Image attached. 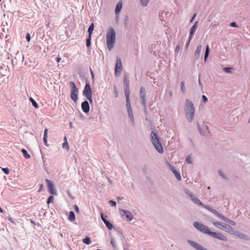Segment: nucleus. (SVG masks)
I'll return each mask as SVG.
<instances>
[{
	"label": "nucleus",
	"instance_id": "f257e3e1",
	"mask_svg": "<svg viewBox=\"0 0 250 250\" xmlns=\"http://www.w3.org/2000/svg\"><path fill=\"white\" fill-rule=\"evenodd\" d=\"M185 112L188 121L191 122L194 118L195 109L193 103L188 99L185 101Z\"/></svg>",
	"mask_w": 250,
	"mask_h": 250
},
{
	"label": "nucleus",
	"instance_id": "f03ea898",
	"mask_svg": "<svg viewBox=\"0 0 250 250\" xmlns=\"http://www.w3.org/2000/svg\"><path fill=\"white\" fill-rule=\"evenodd\" d=\"M115 41V32L114 30L110 27L106 34V43L108 49L110 50L114 46Z\"/></svg>",
	"mask_w": 250,
	"mask_h": 250
},
{
	"label": "nucleus",
	"instance_id": "7ed1b4c3",
	"mask_svg": "<svg viewBox=\"0 0 250 250\" xmlns=\"http://www.w3.org/2000/svg\"><path fill=\"white\" fill-rule=\"evenodd\" d=\"M151 141L156 149L160 153L163 152V147L159 140L158 136L154 132L151 133Z\"/></svg>",
	"mask_w": 250,
	"mask_h": 250
},
{
	"label": "nucleus",
	"instance_id": "20e7f679",
	"mask_svg": "<svg viewBox=\"0 0 250 250\" xmlns=\"http://www.w3.org/2000/svg\"><path fill=\"white\" fill-rule=\"evenodd\" d=\"M193 226L196 229L205 234L209 235L211 233V231L208 227L198 222H194Z\"/></svg>",
	"mask_w": 250,
	"mask_h": 250
},
{
	"label": "nucleus",
	"instance_id": "39448f33",
	"mask_svg": "<svg viewBox=\"0 0 250 250\" xmlns=\"http://www.w3.org/2000/svg\"><path fill=\"white\" fill-rule=\"evenodd\" d=\"M69 84L71 88L70 97L73 101L76 102L78 100V89L74 82H69Z\"/></svg>",
	"mask_w": 250,
	"mask_h": 250
},
{
	"label": "nucleus",
	"instance_id": "423d86ee",
	"mask_svg": "<svg viewBox=\"0 0 250 250\" xmlns=\"http://www.w3.org/2000/svg\"><path fill=\"white\" fill-rule=\"evenodd\" d=\"M83 95L91 103L92 102L91 90L89 83L85 84L83 91Z\"/></svg>",
	"mask_w": 250,
	"mask_h": 250
},
{
	"label": "nucleus",
	"instance_id": "0eeeda50",
	"mask_svg": "<svg viewBox=\"0 0 250 250\" xmlns=\"http://www.w3.org/2000/svg\"><path fill=\"white\" fill-rule=\"evenodd\" d=\"M120 213L122 217H124L125 216V217L124 219H125L127 221H130L132 218L133 216L131 212H130L129 211H127L126 210H124L123 209H120L119 210Z\"/></svg>",
	"mask_w": 250,
	"mask_h": 250
},
{
	"label": "nucleus",
	"instance_id": "6e6552de",
	"mask_svg": "<svg viewBox=\"0 0 250 250\" xmlns=\"http://www.w3.org/2000/svg\"><path fill=\"white\" fill-rule=\"evenodd\" d=\"M46 182L49 193L52 195H57V191L55 190L52 181L46 179Z\"/></svg>",
	"mask_w": 250,
	"mask_h": 250
},
{
	"label": "nucleus",
	"instance_id": "1a4fd4ad",
	"mask_svg": "<svg viewBox=\"0 0 250 250\" xmlns=\"http://www.w3.org/2000/svg\"><path fill=\"white\" fill-rule=\"evenodd\" d=\"M209 235L220 240L225 241H227L228 240L227 238L221 233L211 231Z\"/></svg>",
	"mask_w": 250,
	"mask_h": 250
},
{
	"label": "nucleus",
	"instance_id": "9d476101",
	"mask_svg": "<svg viewBox=\"0 0 250 250\" xmlns=\"http://www.w3.org/2000/svg\"><path fill=\"white\" fill-rule=\"evenodd\" d=\"M186 193L195 203L200 206H203V204L201 202V201L189 191L187 190Z\"/></svg>",
	"mask_w": 250,
	"mask_h": 250
},
{
	"label": "nucleus",
	"instance_id": "9b49d317",
	"mask_svg": "<svg viewBox=\"0 0 250 250\" xmlns=\"http://www.w3.org/2000/svg\"><path fill=\"white\" fill-rule=\"evenodd\" d=\"M122 70V64L121 60L119 57L117 58L116 64L115 66V74H120Z\"/></svg>",
	"mask_w": 250,
	"mask_h": 250
},
{
	"label": "nucleus",
	"instance_id": "f8f14e48",
	"mask_svg": "<svg viewBox=\"0 0 250 250\" xmlns=\"http://www.w3.org/2000/svg\"><path fill=\"white\" fill-rule=\"evenodd\" d=\"M188 243L196 250H208L195 242L191 240H188Z\"/></svg>",
	"mask_w": 250,
	"mask_h": 250
},
{
	"label": "nucleus",
	"instance_id": "ddd939ff",
	"mask_svg": "<svg viewBox=\"0 0 250 250\" xmlns=\"http://www.w3.org/2000/svg\"><path fill=\"white\" fill-rule=\"evenodd\" d=\"M222 229L225 230L226 232H228L232 234H235V231L233 228L229 225L224 224V225L222 226Z\"/></svg>",
	"mask_w": 250,
	"mask_h": 250
},
{
	"label": "nucleus",
	"instance_id": "4468645a",
	"mask_svg": "<svg viewBox=\"0 0 250 250\" xmlns=\"http://www.w3.org/2000/svg\"><path fill=\"white\" fill-rule=\"evenodd\" d=\"M169 168L170 170L174 173L175 176L178 180H181V177L180 174L175 169L174 167L169 165Z\"/></svg>",
	"mask_w": 250,
	"mask_h": 250
},
{
	"label": "nucleus",
	"instance_id": "2eb2a0df",
	"mask_svg": "<svg viewBox=\"0 0 250 250\" xmlns=\"http://www.w3.org/2000/svg\"><path fill=\"white\" fill-rule=\"evenodd\" d=\"M82 108L85 113H87L89 111V105L87 101H85L82 103Z\"/></svg>",
	"mask_w": 250,
	"mask_h": 250
},
{
	"label": "nucleus",
	"instance_id": "dca6fc26",
	"mask_svg": "<svg viewBox=\"0 0 250 250\" xmlns=\"http://www.w3.org/2000/svg\"><path fill=\"white\" fill-rule=\"evenodd\" d=\"M126 108L127 112L128 113L129 116L130 117L131 116L132 117V108L130 102V100H126Z\"/></svg>",
	"mask_w": 250,
	"mask_h": 250
},
{
	"label": "nucleus",
	"instance_id": "f3484780",
	"mask_svg": "<svg viewBox=\"0 0 250 250\" xmlns=\"http://www.w3.org/2000/svg\"><path fill=\"white\" fill-rule=\"evenodd\" d=\"M197 23H198V21H196L190 30V35L189 36V41H190L192 39V38L193 37V34L194 33V32H195V31L196 30Z\"/></svg>",
	"mask_w": 250,
	"mask_h": 250
},
{
	"label": "nucleus",
	"instance_id": "a211bd4d",
	"mask_svg": "<svg viewBox=\"0 0 250 250\" xmlns=\"http://www.w3.org/2000/svg\"><path fill=\"white\" fill-rule=\"evenodd\" d=\"M122 5L123 3L122 1H120L118 2L115 8V13L116 14H118L120 12Z\"/></svg>",
	"mask_w": 250,
	"mask_h": 250
},
{
	"label": "nucleus",
	"instance_id": "6ab92c4d",
	"mask_svg": "<svg viewBox=\"0 0 250 250\" xmlns=\"http://www.w3.org/2000/svg\"><path fill=\"white\" fill-rule=\"evenodd\" d=\"M124 92L126 100L129 99V86H124Z\"/></svg>",
	"mask_w": 250,
	"mask_h": 250
},
{
	"label": "nucleus",
	"instance_id": "aec40b11",
	"mask_svg": "<svg viewBox=\"0 0 250 250\" xmlns=\"http://www.w3.org/2000/svg\"><path fill=\"white\" fill-rule=\"evenodd\" d=\"M202 45H199L197 47L196 50L195 52V56L196 58H198L199 57L200 54L201 52L202 51Z\"/></svg>",
	"mask_w": 250,
	"mask_h": 250
},
{
	"label": "nucleus",
	"instance_id": "412c9836",
	"mask_svg": "<svg viewBox=\"0 0 250 250\" xmlns=\"http://www.w3.org/2000/svg\"><path fill=\"white\" fill-rule=\"evenodd\" d=\"M124 86H129V81L127 76L125 75L124 77Z\"/></svg>",
	"mask_w": 250,
	"mask_h": 250
},
{
	"label": "nucleus",
	"instance_id": "4be33fe9",
	"mask_svg": "<svg viewBox=\"0 0 250 250\" xmlns=\"http://www.w3.org/2000/svg\"><path fill=\"white\" fill-rule=\"evenodd\" d=\"M68 219L69 221L72 222L75 220V215L73 211H71L69 212Z\"/></svg>",
	"mask_w": 250,
	"mask_h": 250
},
{
	"label": "nucleus",
	"instance_id": "5701e85b",
	"mask_svg": "<svg viewBox=\"0 0 250 250\" xmlns=\"http://www.w3.org/2000/svg\"><path fill=\"white\" fill-rule=\"evenodd\" d=\"M94 28V24L93 23H91L88 29V36L91 37Z\"/></svg>",
	"mask_w": 250,
	"mask_h": 250
},
{
	"label": "nucleus",
	"instance_id": "b1692460",
	"mask_svg": "<svg viewBox=\"0 0 250 250\" xmlns=\"http://www.w3.org/2000/svg\"><path fill=\"white\" fill-rule=\"evenodd\" d=\"M212 224H213V225H214L215 227H216L217 228L219 229H222L223 228H222V226H223L224 225L222 224V223L219 222L218 221H215V222H213L212 223Z\"/></svg>",
	"mask_w": 250,
	"mask_h": 250
},
{
	"label": "nucleus",
	"instance_id": "393cba45",
	"mask_svg": "<svg viewBox=\"0 0 250 250\" xmlns=\"http://www.w3.org/2000/svg\"><path fill=\"white\" fill-rule=\"evenodd\" d=\"M21 151L22 153H23V156L25 157V158L27 159H29L30 158V157H31L30 155L28 153L27 151L25 149H22Z\"/></svg>",
	"mask_w": 250,
	"mask_h": 250
},
{
	"label": "nucleus",
	"instance_id": "a878e982",
	"mask_svg": "<svg viewBox=\"0 0 250 250\" xmlns=\"http://www.w3.org/2000/svg\"><path fill=\"white\" fill-rule=\"evenodd\" d=\"M82 241L83 243L87 245H89L91 242L90 238L87 237H85L84 239H83Z\"/></svg>",
	"mask_w": 250,
	"mask_h": 250
},
{
	"label": "nucleus",
	"instance_id": "bb28decb",
	"mask_svg": "<svg viewBox=\"0 0 250 250\" xmlns=\"http://www.w3.org/2000/svg\"><path fill=\"white\" fill-rule=\"evenodd\" d=\"M104 224H105L106 226L107 227V228H108V229H112L113 228V225L109 222H108V221H104Z\"/></svg>",
	"mask_w": 250,
	"mask_h": 250
},
{
	"label": "nucleus",
	"instance_id": "cd10ccee",
	"mask_svg": "<svg viewBox=\"0 0 250 250\" xmlns=\"http://www.w3.org/2000/svg\"><path fill=\"white\" fill-rule=\"evenodd\" d=\"M209 51V46H208V45H207L205 54V58H204L205 61L207 60V59L208 56Z\"/></svg>",
	"mask_w": 250,
	"mask_h": 250
},
{
	"label": "nucleus",
	"instance_id": "c85d7f7f",
	"mask_svg": "<svg viewBox=\"0 0 250 250\" xmlns=\"http://www.w3.org/2000/svg\"><path fill=\"white\" fill-rule=\"evenodd\" d=\"M30 101L32 103L33 105L36 108H38V104L36 103V102L32 98H30L29 99Z\"/></svg>",
	"mask_w": 250,
	"mask_h": 250
},
{
	"label": "nucleus",
	"instance_id": "c756f323",
	"mask_svg": "<svg viewBox=\"0 0 250 250\" xmlns=\"http://www.w3.org/2000/svg\"><path fill=\"white\" fill-rule=\"evenodd\" d=\"M140 97L142 96H146L145 89L143 87H141V88H140Z\"/></svg>",
	"mask_w": 250,
	"mask_h": 250
},
{
	"label": "nucleus",
	"instance_id": "7c9ffc66",
	"mask_svg": "<svg viewBox=\"0 0 250 250\" xmlns=\"http://www.w3.org/2000/svg\"><path fill=\"white\" fill-rule=\"evenodd\" d=\"M91 38V37H90V36H88V37L86 40V45L87 47H89L90 45Z\"/></svg>",
	"mask_w": 250,
	"mask_h": 250
},
{
	"label": "nucleus",
	"instance_id": "2f4dec72",
	"mask_svg": "<svg viewBox=\"0 0 250 250\" xmlns=\"http://www.w3.org/2000/svg\"><path fill=\"white\" fill-rule=\"evenodd\" d=\"M62 148L66 149L67 150H69V147L67 142H63L62 144Z\"/></svg>",
	"mask_w": 250,
	"mask_h": 250
},
{
	"label": "nucleus",
	"instance_id": "473e14b6",
	"mask_svg": "<svg viewBox=\"0 0 250 250\" xmlns=\"http://www.w3.org/2000/svg\"><path fill=\"white\" fill-rule=\"evenodd\" d=\"M54 200V197L52 195L50 196L47 201V204H49L51 203H52Z\"/></svg>",
	"mask_w": 250,
	"mask_h": 250
},
{
	"label": "nucleus",
	"instance_id": "72a5a7b5",
	"mask_svg": "<svg viewBox=\"0 0 250 250\" xmlns=\"http://www.w3.org/2000/svg\"><path fill=\"white\" fill-rule=\"evenodd\" d=\"M181 89L183 93H185L186 90V88L185 86V83L184 82H182L181 83Z\"/></svg>",
	"mask_w": 250,
	"mask_h": 250
},
{
	"label": "nucleus",
	"instance_id": "f704fd0d",
	"mask_svg": "<svg viewBox=\"0 0 250 250\" xmlns=\"http://www.w3.org/2000/svg\"><path fill=\"white\" fill-rule=\"evenodd\" d=\"M149 0H140L141 3L143 6H146Z\"/></svg>",
	"mask_w": 250,
	"mask_h": 250
},
{
	"label": "nucleus",
	"instance_id": "c9c22d12",
	"mask_svg": "<svg viewBox=\"0 0 250 250\" xmlns=\"http://www.w3.org/2000/svg\"><path fill=\"white\" fill-rule=\"evenodd\" d=\"M142 104L144 105V107H146V96H142L140 97Z\"/></svg>",
	"mask_w": 250,
	"mask_h": 250
},
{
	"label": "nucleus",
	"instance_id": "e433bc0d",
	"mask_svg": "<svg viewBox=\"0 0 250 250\" xmlns=\"http://www.w3.org/2000/svg\"><path fill=\"white\" fill-rule=\"evenodd\" d=\"M232 68L230 67H225L223 68V70L227 73H230Z\"/></svg>",
	"mask_w": 250,
	"mask_h": 250
},
{
	"label": "nucleus",
	"instance_id": "4c0bfd02",
	"mask_svg": "<svg viewBox=\"0 0 250 250\" xmlns=\"http://www.w3.org/2000/svg\"><path fill=\"white\" fill-rule=\"evenodd\" d=\"M186 162L188 163V164H191V157L190 156H188L186 157Z\"/></svg>",
	"mask_w": 250,
	"mask_h": 250
},
{
	"label": "nucleus",
	"instance_id": "58836bf2",
	"mask_svg": "<svg viewBox=\"0 0 250 250\" xmlns=\"http://www.w3.org/2000/svg\"><path fill=\"white\" fill-rule=\"evenodd\" d=\"M202 206L203 207L207 209L208 210L210 211L211 212V210H212V209H213V208H212L210 207H209L208 206H207V205H205L204 204H203V206Z\"/></svg>",
	"mask_w": 250,
	"mask_h": 250
},
{
	"label": "nucleus",
	"instance_id": "ea45409f",
	"mask_svg": "<svg viewBox=\"0 0 250 250\" xmlns=\"http://www.w3.org/2000/svg\"><path fill=\"white\" fill-rule=\"evenodd\" d=\"M202 206L203 207L207 209L208 210L210 211L211 212V210H212V209H213V208H212L210 207H209L208 206H207V205H205L204 204H203V206Z\"/></svg>",
	"mask_w": 250,
	"mask_h": 250
},
{
	"label": "nucleus",
	"instance_id": "a19ab883",
	"mask_svg": "<svg viewBox=\"0 0 250 250\" xmlns=\"http://www.w3.org/2000/svg\"><path fill=\"white\" fill-rule=\"evenodd\" d=\"M2 170L6 174L9 173V170L8 168H2Z\"/></svg>",
	"mask_w": 250,
	"mask_h": 250
},
{
	"label": "nucleus",
	"instance_id": "79ce46f5",
	"mask_svg": "<svg viewBox=\"0 0 250 250\" xmlns=\"http://www.w3.org/2000/svg\"><path fill=\"white\" fill-rule=\"evenodd\" d=\"M109 204L112 207H114L116 205V203L112 200H110L109 201Z\"/></svg>",
	"mask_w": 250,
	"mask_h": 250
},
{
	"label": "nucleus",
	"instance_id": "37998d69",
	"mask_svg": "<svg viewBox=\"0 0 250 250\" xmlns=\"http://www.w3.org/2000/svg\"><path fill=\"white\" fill-rule=\"evenodd\" d=\"M26 39L27 41L28 42H29L30 41V35L29 34V33H27L26 35Z\"/></svg>",
	"mask_w": 250,
	"mask_h": 250
},
{
	"label": "nucleus",
	"instance_id": "c03bdc74",
	"mask_svg": "<svg viewBox=\"0 0 250 250\" xmlns=\"http://www.w3.org/2000/svg\"><path fill=\"white\" fill-rule=\"evenodd\" d=\"M47 137H43V140L44 145L46 146H48V144H47Z\"/></svg>",
	"mask_w": 250,
	"mask_h": 250
},
{
	"label": "nucleus",
	"instance_id": "a18cd8bd",
	"mask_svg": "<svg viewBox=\"0 0 250 250\" xmlns=\"http://www.w3.org/2000/svg\"><path fill=\"white\" fill-rule=\"evenodd\" d=\"M221 219H222L226 222H227L229 221V219H228L227 218H226V217H225L223 215H222V217L221 218Z\"/></svg>",
	"mask_w": 250,
	"mask_h": 250
},
{
	"label": "nucleus",
	"instance_id": "49530a36",
	"mask_svg": "<svg viewBox=\"0 0 250 250\" xmlns=\"http://www.w3.org/2000/svg\"><path fill=\"white\" fill-rule=\"evenodd\" d=\"M202 99H203V102L204 103H206L207 102V101H208L207 98L205 95H203L202 96Z\"/></svg>",
	"mask_w": 250,
	"mask_h": 250
},
{
	"label": "nucleus",
	"instance_id": "de8ad7c7",
	"mask_svg": "<svg viewBox=\"0 0 250 250\" xmlns=\"http://www.w3.org/2000/svg\"><path fill=\"white\" fill-rule=\"evenodd\" d=\"M215 215H216L217 216H218L220 219L222 216V215L221 213H220L219 212H218L217 211L216 212V213L215 214Z\"/></svg>",
	"mask_w": 250,
	"mask_h": 250
},
{
	"label": "nucleus",
	"instance_id": "09e8293b",
	"mask_svg": "<svg viewBox=\"0 0 250 250\" xmlns=\"http://www.w3.org/2000/svg\"><path fill=\"white\" fill-rule=\"evenodd\" d=\"M215 215H216L217 216H218L220 219L222 216V215L221 213H220L219 212H218L217 211L216 212V213L215 214Z\"/></svg>",
	"mask_w": 250,
	"mask_h": 250
},
{
	"label": "nucleus",
	"instance_id": "8fccbe9b",
	"mask_svg": "<svg viewBox=\"0 0 250 250\" xmlns=\"http://www.w3.org/2000/svg\"><path fill=\"white\" fill-rule=\"evenodd\" d=\"M48 129H45L44 131V137H47Z\"/></svg>",
	"mask_w": 250,
	"mask_h": 250
},
{
	"label": "nucleus",
	"instance_id": "3c124183",
	"mask_svg": "<svg viewBox=\"0 0 250 250\" xmlns=\"http://www.w3.org/2000/svg\"><path fill=\"white\" fill-rule=\"evenodd\" d=\"M228 222L231 225H235V222L233 221L230 220L229 219V221H228Z\"/></svg>",
	"mask_w": 250,
	"mask_h": 250
},
{
	"label": "nucleus",
	"instance_id": "603ef678",
	"mask_svg": "<svg viewBox=\"0 0 250 250\" xmlns=\"http://www.w3.org/2000/svg\"><path fill=\"white\" fill-rule=\"evenodd\" d=\"M74 208H75V211L77 212H78L79 211V208L77 206V205H74Z\"/></svg>",
	"mask_w": 250,
	"mask_h": 250
},
{
	"label": "nucleus",
	"instance_id": "864d4df0",
	"mask_svg": "<svg viewBox=\"0 0 250 250\" xmlns=\"http://www.w3.org/2000/svg\"><path fill=\"white\" fill-rule=\"evenodd\" d=\"M230 25L232 27H236V23L235 22H232L230 23Z\"/></svg>",
	"mask_w": 250,
	"mask_h": 250
},
{
	"label": "nucleus",
	"instance_id": "5fc2aeb1",
	"mask_svg": "<svg viewBox=\"0 0 250 250\" xmlns=\"http://www.w3.org/2000/svg\"><path fill=\"white\" fill-rule=\"evenodd\" d=\"M61 60V58L60 57H57L56 58V61L57 62H59Z\"/></svg>",
	"mask_w": 250,
	"mask_h": 250
},
{
	"label": "nucleus",
	"instance_id": "6e6d98bb",
	"mask_svg": "<svg viewBox=\"0 0 250 250\" xmlns=\"http://www.w3.org/2000/svg\"><path fill=\"white\" fill-rule=\"evenodd\" d=\"M179 49H180V46L179 45H177L176 46V47L175 51L176 52H178L179 51Z\"/></svg>",
	"mask_w": 250,
	"mask_h": 250
},
{
	"label": "nucleus",
	"instance_id": "4d7b16f0",
	"mask_svg": "<svg viewBox=\"0 0 250 250\" xmlns=\"http://www.w3.org/2000/svg\"><path fill=\"white\" fill-rule=\"evenodd\" d=\"M219 175H220L221 177H222L223 178H225V176H224V174H223V173H222V171H219Z\"/></svg>",
	"mask_w": 250,
	"mask_h": 250
},
{
	"label": "nucleus",
	"instance_id": "13d9d810",
	"mask_svg": "<svg viewBox=\"0 0 250 250\" xmlns=\"http://www.w3.org/2000/svg\"><path fill=\"white\" fill-rule=\"evenodd\" d=\"M43 188V185L42 184H41L40 186V188H39V192H40L41 191V190H42V188Z\"/></svg>",
	"mask_w": 250,
	"mask_h": 250
},
{
	"label": "nucleus",
	"instance_id": "bf43d9fd",
	"mask_svg": "<svg viewBox=\"0 0 250 250\" xmlns=\"http://www.w3.org/2000/svg\"><path fill=\"white\" fill-rule=\"evenodd\" d=\"M101 218L102 220L104 222V221H106V220L104 217L103 214H101Z\"/></svg>",
	"mask_w": 250,
	"mask_h": 250
},
{
	"label": "nucleus",
	"instance_id": "052dcab7",
	"mask_svg": "<svg viewBox=\"0 0 250 250\" xmlns=\"http://www.w3.org/2000/svg\"><path fill=\"white\" fill-rule=\"evenodd\" d=\"M196 15V14H195L194 15V16H193L192 18V19H191V20L190 22H192V21H193V20H194V19L195 18V17Z\"/></svg>",
	"mask_w": 250,
	"mask_h": 250
},
{
	"label": "nucleus",
	"instance_id": "680f3d73",
	"mask_svg": "<svg viewBox=\"0 0 250 250\" xmlns=\"http://www.w3.org/2000/svg\"><path fill=\"white\" fill-rule=\"evenodd\" d=\"M217 212V210H215V209H212V210H211V212H212L213 214H215L216 212Z\"/></svg>",
	"mask_w": 250,
	"mask_h": 250
},
{
	"label": "nucleus",
	"instance_id": "e2e57ef3",
	"mask_svg": "<svg viewBox=\"0 0 250 250\" xmlns=\"http://www.w3.org/2000/svg\"><path fill=\"white\" fill-rule=\"evenodd\" d=\"M189 42H190V41L189 40H188V43H187L186 44V48H188V45H189Z\"/></svg>",
	"mask_w": 250,
	"mask_h": 250
},
{
	"label": "nucleus",
	"instance_id": "0e129e2a",
	"mask_svg": "<svg viewBox=\"0 0 250 250\" xmlns=\"http://www.w3.org/2000/svg\"><path fill=\"white\" fill-rule=\"evenodd\" d=\"M64 142H67V138L66 136H65L63 138Z\"/></svg>",
	"mask_w": 250,
	"mask_h": 250
},
{
	"label": "nucleus",
	"instance_id": "69168bd1",
	"mask_svg": "<svg viewBox=\"0 0 250 250\" xmlns=\"http://www.w3.org/2000/svg\"><path fill=\"white\" fill-rule=\"evenodd\" d=\"M9 220L11 222H12V223H14V221L12 220V219L11 218H10L9 219Z\"/></svg>",
	"mask_w": 250,
	"mask_h": 250
},
{
	"label": "nucleus",
	"instance_id": "338daca9",
	"mask_svg": "<svg viewBox=\"0 0 250 250\" xmlns=\"http://www.w3.org/2000/svg\"><path fill=\"white\" fill-rule=\"evenodd\" d=\"M3 212V209L1 208V207H0V212Z\"/></svg>",
	"mask_w": 250,
	"mask_h": 250
},
{
	"label": "nucleus",
	"instance_id": "774afa93",
	"mask_svg": "<svg viewBox=\"0 0 250 250\" xmlns=\"http://www.w3.org/2000/svg\"><path fill=\"white\" fill-rule=\"evenodd\" d=\"M249 122L250 123V118H249Z\"/></svg>",
	"mask_w": 250,
	"mask_h": 250
}]
</instances>
